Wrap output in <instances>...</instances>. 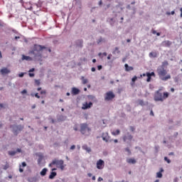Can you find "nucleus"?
I'll list each match as a JSON object with an SVG mask.
<instances>
[{
    "label": "nucleus",
    "mask_w": 182,
    "mask_h": 182,
    "mask_svg": "<svg viewBox=\"0 0 182 182\" xmlns=\"http://www.w3.org/2000/svg\"><path fill=\"white\" fill-rule=\"evenodd\" d=\"M48 51L50 53L52 50L45 46L34 44L33 48L28 51V55H33L34 60L42 62V53Z\"/></svg>",
    "instance_id": "obj_1"
},
{
    "label": "nucleus",
    "mask_w": 182,
    "mask_h": 182,
    "mask_svg": "<svg viewBox=\"0 0 182 182\" xmlns=\"http://www.w3.org/2000/svg\"><path fill=\"white\" fill-rule=\"evenodd\" d=\"M166 66H168V62L167 60H164V62H162L161 68H159L156 70L158 76H159V79H161V80H162L163 82H167L168 79H171V75H170V74L167 75Z\"/></svg>",
    "instance_id": "obj_2"
},
{
    "label": "nucleus",
    "mask_w": 182,
    "mask_h": 182,
    "mask_svg": "<svg viewBox=\"0 0 182 182\" xmlns=\"http://www.w3.org/2000/svg\"><path fill=\"white\" fill-rule=\"evenodd\" d=\"M25 126L22 124H11L10 125V129H11L12 133L14 136H18L23 130Z\"/></svg>",
    "instance_id": "obj_3"
},
{
    "label": "nucleus",
    "mask_w": 182,
    "mask_h": 182,
    "mask_svg": "<svg viewBox=\"0 0 182 182\" xmlns=\"http://www.w3.org/2000/svg\"><path fill=\"white\" fill-rule=\"evenodd\" d=\"M163 89H164V87H161L155 92L154 95V100L155 102H163V93L161 92Z\"/></svg>",
    "instance_id": "obj_4"
},
{
    "label": "nucleus",
    "mask_w": 182,
    "mask_h": 182,
    "mask_svg": "<svg viewBox=\"0 0 182 182\" xmlns=\"http://www.w3.org/2000/svg\"><path fill=\"white\" fill-rule=\"evenodd\" d=\"M80 127L81 134H86V132H87V133H90V132H92V128L89 127L87 123H81L80 124Z\"/></svg>",
    "instance_id": "obj_5"
},
{
    "label": "nucleus",
    "mask_w": 182,
    "mask_h": 182,
    "mask_svg": "<svg viewBox=\"0 0 182 182\" xmlns=\"http://www.w3.org/2000/svg\"><path fill=\"white\" fill-rule=\"evenodd\" d=\"M114 97H116V95L113 91H109L105 94V100L106 102H110V100H113Z\"/></svg>",
    "instance_id": "obj_6"
},
{
    "label": "nucleus",
    "mask_w": 182,
    "mask_h": 182,
    "mask_svg": "<svg viewBox=\"0 0 182 182\" xmlns=\"http://www.w3.org/2000/svg\"><path fill=\"white\" fill-rule=\"evenodd\" d=\"M75 46L77 49V52H79V50H82L83 48V39H78L75 41Z\"/></svg>",
    "instance_id": "obj_7"
},
{
    "label": "nucleus",
    "mask_w": 182,
    "mask_h": 182,
    "mask_svg": "<svg viewBox=\"0 0 182 182\" xmlns=\"http://www.w3.org/2000/svg\"><path fill=\"white\" fill-rule=\"evenodd\" d=\"M63 160H58V159H54L52 161V164H54V166H56L57 168H59L62 164H64Z\"/></svg>",
    "instance_id": "obj_8"
},
{
    "label": "nucleus",
    "mask_w": 182,
    "mask_h": 182,
    "mask_svg": "<svg viewBox=\"0 0 182 182\" xmlns=\"http://www.w3.org/2000/svg\"><path fill=\"white\" fill-rule=\"evenodd\" d=\"M104 168H105V161H103L102 159H99L97 161V168L98 170H103Z\"/></svg>",
    "instance_id": "obj_9"
},
{
    "label": "nucleus",
    "mask_w": 182,
    "mask_h": 182,
    "mask_svg": "<svg viewBox=\"0 0 182 182\" xmlns=\"http://www.w3.org/2000/svg\"><path fill=\"white\" fill-rule=\"evenodd\" d=\"M133 139V135L130 134V132H127V134L123 136V141H127L129 140V141H132Z\"/></svg>",
    "instance_id": "obj_10"
},
{
    "label": "nucleus",
    "mask_w": 182,
    "mask_h": 182,
    "mask_svg": "<svg viewBox=\"0 0 182 182\" xmlns=\"http://www.w3.org/2000/svg\"><path fill=\"white\" fill-rule=\"evenodd\" d=\"M92 106H93L92 102H90L89 103H87V102H86L85 103L82 104V109L87 110V109H90V107H92Z\"/></svg>",
    "instance_id": "obj_11"
},
{
    "label": "nucleus",
    "mask_w": 182,
    "mask_h": 182,
    "mask_svg": "<svg viewBox=\"0 0 182 182\" xmlns=\"http://www.w3.org/2000/svg\"><path fill=\"white\" fill-rule=\"evenodd\" d=\"M146 77H147L146 82H151V77H156V73L154 72H151V73L147 72Z\"/></svg>",
    "instance_id": "obj_12"
},
{
    "label": "nucleus",
    "mask_w": 182,
    "mask_h": 182,
    "mask_svg": "<svg viewBox=\"0 0 182 182\" xmlns=\"http://www.w3.org/2000/svg\"><path fill=\"white\" fill-rule=\"evenodd\" d=\"M21 59H22V60H27L28 62H31V60H34V62H36L35 60V59L33 58V55H30V56L22 55Z\"/></svg>",
    "instance_id": "obj_13"
},
{
    "label": "nucleus",
    "mask_w": 182,
    "mask_h": 182,
    "mask_svg": "<svg viewBox=\"0 0 182 182\" xmlns=\"http://www.w3.org/2000/svg\"><path fill=\"white\" fill-rule=\"evenodd\" d=\"M79 93H80V90H79L78 88L73 87L71 89V95H73V96H77Z\"/></svg>",
    "instance_id": "obj_14"
},
{
    "label": "nucleus",
    "mask_w": 182,
    "mask_h": 182,
    "mask_svg": "<svg viewBox=\"0 0 182 182\" xmlns=\"http://www.w3.org/2000/svg\"><path fill=\"white\" fill-rule=\"evenodd\" d=\"M1 75H9L11 73V70L4 68L0 70Z\"/></svg>",
    "instance_id": "obj_15"
},
{
    "label": "nucleus",
    "mask_w": 182,
    "mask_h": 182,
    "mask_svg": "<svg viewBox=\"0 0 182 182\" xmlns=\"http://www.w3.org/2000/svg\"><path fill=\"white\" fill-rule=\"evenodd\" d=\"M161 45L165 48H170L172 45V43L170 41H164L162 42Z\"/></svg>",
    "instance_id": "obj_16"
},
{
    "label": "nucleus",
    "mask_w": 182,
    "mask_h": 182,
    "mask_svg": "<svg viewBox=\"0 0 182 182\" xmlns=\"http://www.w3.org/2000/svg\"><path fill=\"white\" fill-rule=\"evenodd\" d=\"M102 138L104 141H106V143H107L109 139V133H102Z\"/></svg>",
    "instance_id": "obj_17"
},
{
    "label": "nucleus",
    "mask_w": 182,
    "mask_h": 182,
    "mask_svg": "<svg viewBox=\"0 0 182 182\" xmlns=\"http://www.w3.org/2000/svg\"><path fill=\"white\" fill-rule=\"evenodd\" d=\"M107 22L109 23V25L112 26H114V23H116V20L114 18H107Z\"/></svg>",
    "instance_id": "obj_18"
},
{
    "label": "nucleus",
    "mask_w": 182,
    "mask_h": 182,
    "mask_svg": "<svg viewBox=\"0 0 182 182\" xmlns=\"http://www.w3.org/2000/svg\"><path fill=\"white\" fill-rule=\"evenodd\" d=\"M164 173V169L163 168H161L160 171L156 173L157 178H161L163 177V173Z\"/></svg>",
    "instance_id": "obj_19"
},
{
    "label": "nucleus",
    "mask_w": 182,
    "mask_h": 182,
    "mask_svg": "<svg viewBox=\"0 0 182 182\" xmlns=\"http://www.w3.org/2000/svg\"><path fill=\"white\" fill-rule=\"evenodd\" d=\"M56 176H58V173H56L55 171H51L48 176V178L50 180H53V178H55Z\"/></svg>",
    "instance_id": "obj_20"
},
{
    "label": "nucleus",
    "mask_w": 182,
    "mask_h": 182,
    "mask_svg": "<svg viewBox=\"0 0 182 182\" xmlns=\"http://www.w3.org/2000/svg\"><path fill=\"white\" fill-rule=\"evenodd\" d=\"M127 163H128L129 164H136V163H137V161H136V159H127Z\"/></svg>",
    "instance_id": "obj_21"
},
{
    "label": "nucleus",
    "mask_w": 182,
    "mask_h": 182,
    "mask_svg": "<svg viewBox=\"0 0 182 182\" xmlns=\"http://www.w3.org/2000/svg\"><path fill=\"white\" fill-rule=\"evenodd\" d=\"M48 173V168H44L42 169V171L40 172V175L42 177H45V176H46V173Z\"/></svg>",
    "instance_id": "obj_22"
},
{
    "label": "nucleus",
    "mask_w": 182,
    "mask_h": 182,
    "mask_svg": "<svg viewBox=\"0 0 182 182\" xmlns=\"http://www.w3.org/2000/svg\"><path fill=\"white\" fill-rule=\"evenodd\" d=\"M125 70L126 72H130V70H134V68L132 66H129V64L124 65Z\"/></svg>",
    "instance_id": "obj_23"
},
{
    "label": "nucleus",
    "mask_w": 182,
    "mask_h": 182,
    "mask_svg": "<svg viewBox=\"0 0 182 182\" xmlns=\"http://www.w3.org/2000/svg\"><path fill=\"white\" fill-rule=\"evenodd\" d=\"M58 122H65L66 120V117L63 115H60L57 118Z\"/></svg>",
    "instance_id": "obj_24"
},
{
    "label": "nucleus",
    "mask_w": 182,
    "mask_h": 182,
    "mask_svg": "<svg viewBox=\"0 0 182 182\" xmlns=\"http://www.w3.org/2000/svg\"><path fill=\"white\" fill-rule=\"evenodd\" d=\"M89 100H92V102H97V99L94 95H87Z\"/></svg>",
    "instance_id": "obj_25"
},
{
    "label": "nucleus",
    "mask_w": 182,
    "mask_h": 182,
    "mask_svg": "<svg viewBox=\"0 0 182 182\" xmlns=\"http://www.w3.org/2000/svg\"><path fill=\"white\" fill-rule=\"evenodd\" d=\"M82 149H83V150H86V151L87 153H90V151H92V149H90V147L87 146V145H83Z\"/></svg>",
    "instance_id": "obj_26"
},
{
    "label": "nucleus",
    "mask_w": 182,
    "mask_h": 182,
    "mask_svg": "<svg viewBox=\"0 0 182 182\" xmlns=\"http://www.w3.org/2000/svg\"><path fill=\"white\" fill-rule=\"evenodd\" d=\"M169 95L170 94L167 92H165L163 93V95H162L163 102H164V100H166V99L168 97Z\"/></svg>",
    "instance_id": "obj_27"
},
{
    "label": "nucleus",
    "mask_w": 182,
    "mask_h": 182,
    "mask_svg": "<svg viewBox=\"0 0 182 182\" xmlns=\"http://www.w3.org/2000/svg\"><path fill=\"white\" fill-rule=\"evenodd\" d=\"M38 180H39V179L38 178V177L34 176V177L30 178L28 179V181H29V182H38Z\"/></svg>",
    "instance_id": "obj_28"
},
{
    "label": "nucleus",
    "mask_w": 182,
    "mask_h": 182,
    "mask_svg": "<svg viewBox=\"0 0 182 182\" xmlns=\"http://www.w3.org/2000/svg\"><path fill=\"white\" fill-rule=\"evenodd\" d=\"M112 53L113 55H116L117 53L119 55L120 53V50H119V47H115Z\"/></svg>",
    "instance_id": "obj_29"
},
{
    "label": "nucleus",
    "mask_w": 182,
    "mask_h": 182,
    "mask_svg": "<svg viewBox=\"0 0 182 182\" xmlns=\"http://www.w3.org/2000/svg\"><path fill=\"white\" fill-rule=\"evenodd\" d=\"M138 103L139 106H146V103H144V101L143 100H139Z\"/></svg>",
    "instance_id": "obj_30"
},
{
    "label": "nucleus",
    "mask_w": 182,
    "mask_h": 182,
    "mask_svg": "<svg viewBox=\"0 0 182 182\" xmlns=\"http://www.w3.org/2000/svg\"><path fill=\"white\" fill-rule=\"evenodd\" d=\"M101 42H105V38H102V36L97 41V45H100Z\"/></svg>",
    "instance_id": "obj_31"
},
{
    "label": "nucleus",
    "mask_w": 182,
    "mask_h": 182,
    "mask_svg": "<svg viewBox=\"0 0 182 182\" xmlns=\"http://www.w3.org/2000/svg\"><path fill=\"white\" fill-rule=\"evenodd\" d=\"M112 134H113V136H117L120 134V129H117L116 132H112Z\"/></svg>",
    "instance_id": "obj_32"
},
{
    "label": "nucleus",
    "mask_w": 182,
    "mask_h": 182,
    "mask_svg": "<svg viewBox=\"0 0 182 182\" xmlns=\"http://www.w3.org/2000/svg\"><path fill=\"white\" fill-rule=\"evenodd\" d=\"M149 58H157V54L156 53L151 52L149 53Z\"/></svg>",
    "instance_id": "obj_33"
},
{
    "label": "nucleus",
    "mask_w": 182,
    "mask_h": 182,
    "mask_svg": "<svg viewBox=\"0 0 182 182\" xmlns=\"http://www.w3.org/2000/svg\"><path fill=\"white\" fill-rule=\"evenodd\" d=\"M81 80H82V85H86V83L88 82L87 79H85L83 76L81 77Z\"/></svg>",
    "instance_id": "obj_34"
},
{
    "label": "nucleus",
    "mask_w": 182,
    "mask_h": 182,
    "mask_svg": "<svg viewBox=\"0 0 182 182\" xmlns=\"http://www.w3.org/2000/svg\"><path fill=\"white\" fill-rule=\"evenodd\" d=\"M3 167V170H6L7 168H9V164H8V162H6V164L5 165H2Z\"/></svg>",
    "instance_id": "obj_35"
},
{
    "label": "nucleus",
    "mask_w": 182,
    "mask_h": 182,
    "mask_svg": "<svg viewBox=\"0 0 182 182\" xmlns=\"http://www.w3.org/2000/svg\"><path fill=\"white\" fill-rule=\"evenodd\" d=\"M136 80H137V76L135 75L132 79V83L131 85H134V83H136Z\"/></svg>",
    "instance_id": "obj_36"
},
{
    "label": "nucleus",
    "mask_w": 182,
    "mask_h": 182,
    "mask_svg": "<svg viewBox=\"0 0 182 182\" xmlns=\"http://www.w3.org/2000/svg\"><path fill=\"white\" fill-rule=\"evenodd\" d=\"M155 149V153L157 154V153H159V150H160V146L159 145H156L154 146Z\"/></svg>",
    "instance_id": "obj_37"
},
{
    "label": "nucleus",
    "mask_w": 182,
    "mask_h": 182,
    "mask_svg": "<svg viewBox=\"0 0 182 182\" xmlns=\"http://www.w3.org/2000/svg\"><path fill=\"white\" fill-rule=\"evenodd\" d=\"M15 154H16V151H9V156H15Z\"/></svg>",
    "instance_id": "obj_38"
},
{
    "label": "nucleus",
    "mask_w": 182,
    "mask_h": 182,
    "mask_svg": "<svg viewBox=\"0 0 182 182\" xmlns=\"http://www.w3.org/2000/svg\"><path fill=\"white\" fill-rule=\"evenodd\" d=\"M125 151L128 153V156L132 155V151H130V149H129V147L125 148Z\"/></svg>",
    "instance_id": "obj_39"
},
{
    "label": "nucleus",
    "mask_w": 182,
    "mask_h": 182,
    "mask_svg": "<svg viewBox=\"0 0 182 182\" xmlns=\"http://www.w3.org/2000/svg\"><path fill=\"white\" fill-rule=\"evenodd\" d=\"M164 159L165 161H166V163H168V164H170V163H171V160L168 159V157L167 156H165Z\"/></svg>",
    "instance_id": "obj_40"
},
{
    "label": "nucleus",
    "mask_w": 182,
    "mask_h": 182,
    "mask_svg": "<svg viewBox=\"0 0 182 182\" xmlns=\"http://www.w3.org/2000/svg\"><path fill=\"white\" fill-rule=\"evenodd\" d=\"M25 75H26V73H21L20 74H18V77H23Z\"/></svg>",
    "instance_id": "obj_41"
},
{
    "label": "nucleus",
    "mask_w": 182,
    "mask_h": 182,
    "mask_svg": "<svg viewBox=\"0 0 182 182\" xmlns=\"http://www.w3.org/2000/svg\"><path fill=\"white\" fill-rule=\"evenodd\" d=\"M35 83L37 85V86H40L41 85V80H35Z\"/></svg>",
    "instance_id": "obj_42"
},
{
    "label": "nucleus",
    "mask_w": 182,
    "mask_h": 182,
    "mask_svg": "<svg viewBox=\"0 0 182 182\" xmlns=\"http://www.w3.org/2000/svg\"><path fill=\"white\" fill-rule=\"evenodd\" d=\"M21 95H26V93H28V90H23L21 92Z\"/></svg>",
    "instance_id": "obj_43"
},
{
    "label": "nucleus",
    "mask_w": 182,
    "mask_h": 182,
    "mask_svg": "<svg viewBox=\"0 0 182 182\" xmlns=\"http://www.w3.org/2000/svg\"><path fill=\"white\" fill-rule=\"evenodd\" d=\"M28 76H29L30 77H35V73H28Z\"/></svg>",
    "instance_id": "obj_44"
},
{
    "label": "nucleus",
    "mask_w": 182,
    "mask_h": 182,
    "mask_svg": "<svg viewBox=\"0 0 182 182\" xmlns=\"http://www.w3.org/2000/svg\"><path fill=\"white\" fill-rule=\"evenodd\" d=\"M174 14H176V11H172L171 13L170 12H167L166 15H174Z\"/></svg>",
    "instance_id": "obj_45"
},
{
    "label": "nucleus",
    "mask_w": 182,
    "mask_h": 182,
    "mask_svg": "<svg viewBox=\"0 0 182 182\" xmlns=\"http://www.w3.org/2000/svg\"><path fill=\"white\" fill-rule=\"evenodd\" d=\"M58 168H60L63 171L65 170V165L62 164Z\"/></svg>",
    "instance_id": "obj_46"
},
{
    "label": "nucleus",
    "mask_w": 182,
    "mask_h": 182,
    "mask_svg": "<svg viewBox=\"0 0 182 182\" xmlns=\"http://www.w3.org/2000/svg\"><path fill=\"white\" fill-rule=\"evenodd\" d=\"M35 97H37V99H41V96H39V93L36 92L34 94Z\"/></svg>",
    "instance_id": "obj_47"
},
{
    "label": "nucleus",
    "mask_w": 182,
    "mask_h": 182,
    "mask_svg": "<svg viewBox=\"0 0 182 182\" xmlns=\"http://www.w3.org/2000/svg\"><path fill=\"white\" fill-rule=\"evenodd\" d=\"M102 69H103V66L102 65H97L98 70H102Z\"/></svg>",
    "instance_id": "obj_48"
},
{
    "label": "nucleus",
    "mask_w": 182,
    "mask_h": 182,
    "mask_svg": "<svg viewBox=\"0 0 182 182\" xmlns=\"http://www.w3.org/2000/svg\"><path fill=\"white\" fill-rule=\"evenodd\" d=\"M73 130H75V132H77V130H79V128H77V125H75L73 127Z\"/></svg>",
    "instance_id": "obj_49"
},
{
    "label": "nucleus",
    "mask_w": 182,
    "mask_h": 182,
    "mask_svg": "<svg viewBox=\"0 0 182 182\" xmlns=\"http://www.w3.org/2000/svg\"><path fill=\"white\" fill-rule=\"evenodd\" d=\"M129 129L131 130V132H134V130H136V128H134V127L130 126Z\"/></svg>",
    "instance_id": "obj_50"
},
{
    "label": "nucleus",
    "mask_w": 182,
    "mask_h": 182,
    "mask_svg": "<svg viewBox=\"0 0 182 182\" xmlns=\"http://www.w3.org/2000/svg\"><path fill=\"white\" fill-rule=\"evenodd\" d=\"M40 93L41 95H46V90H41Z\"/></svg>",
    "instance_id": "obj_51"
},
{
    "label": "nucleus",
    "mask_w": 182,
    "mask_h": 182,
    "mask_svg": "<svg viewBox=\"0 0 182 182\" xmlns=\"http://www.w3.org/2000/svg\"><path fill=\"white\" fill-rule=\"evenodd\" d=\"M15 151H16V153H22V149L18 148Z\"/></svg>",
    "instance_id": "obj_52"
},
{
    "label": "nucleus",
    "mask_w": 182,
    "mask_h": 182,
    "mask_svg": "<svg viewBox=\"0 0 182 182\" xmlns=\"http://www.w3.org/2000/svg\"><path fill=\"white\" fill-rule=\"evenodd\" d=\"M151 33H152L154 35H156L157 31H156V30H154V29H152V30H151Z\"/></svg>",
    "instance_id": "obj_53"
},
{
    "label": "nucleus",
    "mask_w": 182,
    "mask_h": 182,
    "mask_svg": "<svg viewBox=\"0 0 182 182\" xmlns=\"http://www.w3.org/2000/svg\"><path fill=\"white\" fill-rule=\"evenodd\" d=\"M75 149H76V146L72 145V146H70V150H75Z\"/></svg>",
    "instance_id": "obj_54"
},
{
    "label": "nucleus",
    "mask_w": 182,
    "mask_h": 182,
    "mask_svg": "<svg viewBox=\"0 0 182 182\" xmlns=\"http://www.w3.org/2000/svg\"><path fill=\"white\" fill-rule=\"evenodd\" d=\"M138 150H139L141 153H143V154H144V151H143V149H141V147L138 148Z\"/></svg>",
    "instance_id": "obj_55"
},
{
    "label": "nucleus",
    "mask_w": 182,
    "mask_h": 182,
    "mask_svg": "<svg viewBox=\"0 0 182 182\" xmlns=\"http://www.w3.org/2000/svg\"><path fill=\"white\" fill-rule=\"evenodd\" d=\"M35 70V68H31L28 70V73H32Z\"/></svg>",
    "instance_id": "obj_56"
},
{
    "label": "nucleus",
    "mask_w": 182,
    "mask_h": 182,
    "mask_svg": "<svg viewBox=\"0 0 182 182\" xmlns=\"http://www.w3.org/2000/svg\"><path fill=\"white\" fill-rule=\"evenodd\" d=\"M21 166L22 167H26V162H22Z\"/></svg>",
    "instance_id": "obj_57"
},
{
    "label": "nucleus",
    "mask_w": 182,
    "mask_h": 182,
    "mask_svg": "<svg viewBox=\"0 0 182 182\" xmlns=\"http://www.w3.org/2000/svg\"><path fill=\"white\" fill-rule=\"evenodd\" d=\"M97 181H99V182L103 181V178L99 177L98 179H97Z\"/></svg>",
    "instance_id": "obj_58"
},
{
    "label": "nucleus",
    "mask_w": 182,
    "mask_h": 182,
    "mask_svg": "<svg viewBox=\"0 0 182 182\" xmlns=\"http://www.w3.org/2000/svg\"><path fill=\"white\" fill-rule=\"evenodd\" d=\"M150 116H154V112H153V109L150 112Z\"/></svg>",
    "instance_id": "obj_59"
},
{
    "label": "nucleus",
    "mask_w": 182,
    "mask_h": 182,
    "mask_svg": "<svg viewBox=\"0 0 182 182\" xmlns=\"http://www.w3.org/2000/svg\"><path fill=\"white\" fill-rule=\"evenodd\" d=\"M178 136V132H175L173 134V137H177Z\"/></svg>",
    "instance_id": "obj_60"
},
{
    "label": "nucleus",
    "mask_w": 182,
    "mask_h": 182,
    "mask_svg": "<svg viewBox=\"0 0 182 182\" xmlns=\"http://www.w3.org/2000/svg\"><path fill=\"white\" fill-rule=\"evenodd\" d=\"M107 59L108 60H110L112 59V54H109L108 56H107Z\"/></svg>",
    "instance_id": "obj_61"
},
{
    "label": "nucleus",
    "mask_w": 182,
    "mask_h": 182,
    "mask_svg": "<svg viewBox=\"0 0 182 182\" xmlns=\"http://www.w3.org/2000/svg\"><path fill=\"white\" fill-rule=\"evenodd\" d=\"M91 71H92V72H96V68L92 67V68H91Z\"/></svg>",
    "instance_id": "obj_62"
},
{
    "label": "nucleus",
    "mask_w": 182,
    "mask_h": 182,
    "mask_svg": "<svg viewBox=\"0 0 182 182\" xmlns=\"http://www.w3.org/2000/svg\"><path fill=\"white\" fill-rule=\"evenodd\" d=\"M173 182H178V178L177 177H176L174 179H173Z\"/></svg>",
    "instance_id": "obj_63"
},
{
    "label": "nucleus",
    "mask_w": 182,
    "mask_h": 182,
    "mask_svg": "<svg viewBox=\"0 0 182 182\" xmlns=\"http://www.w3.org/2000/svg\"><path fill=\"white\" fill-rule=\"evenodd\" d=\"M180 12H181V18H182V8L180 9Z\"/></svg>",
    "instance_id": "obj_64"
}]
</instances>
